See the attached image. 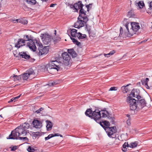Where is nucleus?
Returning a JSON list of instances; mask_svg holds the SVG:
<instances>
[{"mask_svg": "<svg viewBox=\"0 0 152 152\" xmlns=\"http://www.w3.org/2000/svg\"><path fill=\"white\" fill-rule=\"evenodd\" d=\"M91 4L86 5L84 6L81 1H79L71 6V8L73 9L74 12H79V16L77 18V20L74 24V26L75 28H79L83 26L88 21V15L86 14V10L89 12L90 10V5Z\"/></svg>", "mask_w": 152, "mask_h": 152, "instance_id": "1", "label": "nucleus"}, {"mask_svg": "<svg viewBox=\"0 0 152 152\" xmlns=\"http://www.w3.org/2000/svg\"><path fill=\"white\" fill-rule=\"evenodd\" d=\"M85 113L86 116L93 119L96 122L98 121L99 119L101 118L100 111L98 109H96L93 111L91 108H89L86 110Z\"/></svg>", "mask_w": 152, "mask_h": 152, "instance_id": "2", "label": "nucleus"}, {"mask_svg": "<svg viewBox=\"0 0 152 152\" xmlns=\"http://www.w3.org/2000/svg\"><path fill=\"white\" fill-rule=\"evenodd\" d=\"M64 65L62 63L58 62L56 61H53L50 64L49 66L47 68V70L50 73L51 70L55 69L58 71L60 68H62L61 66H63Z\"/></svg>", "mask_w": 152, "mask_h": 152, "instance_id": "3", "label": "nucleus"}, {"mask_svg": "<svg viewBox=\"0 0 152 152\" xmlns=\"http://www.w3.org/2000/svg\"><path fill=\"white\" fill-rule=\"evenodd\" d=\"M126 102L129 104L130 109L131 110H135L137 107V103L136 100L130 96H128L126 99Z\"/></svg>", "mask_w": 152, "mask_h": 152, "instance_id": "4", "label": "nucleus"}, {"mask_svg": "<svg viewBox=\"0 0 152 152\" xmlns=\"http://www.w3.org/2000/svg\"><path fill=\"white\" fill-rule=\"evenodd\" d=\"M40 37L42 42L45 44L50 45L52 43L53 38L52 36L48 33L41 34Z\"/></svg>", "mask_w": 152, "mask_h": 152, "instance_id": "5", "label": "nucleus"}, {"mask_svg": "<svg viewBox=\"0 0 152 152\" xmlns=\"http://www.w3.org/2000/svg\"><path fill=\"white\" fill-rule=\"evenodd\" d=\"M131 28L130 29V32L127 34L128 37H130L135 34L136 32L139 29L140 27L138 23L132 22L131 24Z\"/></svg>", "mask_w": 152, "mask_h": 152, "instance_id": "6", "label": "nucleus"}, {"mask_svg": "<svg viewBox=\"0 0 152 152\" xmlns=\"http://www.w3.org/2000/svg\"><path fill=\"white\" fill-rule=\"evenodd\" d=\"M106 132L109 137L112 138H115L116 137V135L115 133L116 132L115 126L112 127L109 126L106 131Z\"/></svg>", "mask_w": 152, "mask_h": 152, "instance_id": "7", "label": "nucleus"}, {"mask_svg": "<svg viewBox=\"0 0 152 152\" xmlns=\"http://www.w3.org/2000/svg\"><path fill=\"white\" fill-rule=\"evenodd\" d=\"M49 50L48 46L43 47L42 44L39 42V55H45L48 52Z\"/></svg>", "mask_w": 152, "mask_h": 152, "instance_id": "8", "label": "nucleus"}, {"mask_svg": "<svg viewBox=\"0 0 152 152\" xmlns=\"http://www.w3.org/2000/svg\"><path fill=\"white\" fill-rule=\"evenodd\" d=\"M96 122L99 124L104 129L106 132L107 131L110 125V124L108 121L105 120L102 121H101L100 119H99L98 121Z\"/></svg>", "mask_w": 152, "mask_h": 152, "instance_id": "9", "label": "nucleus"}, {"mask_svg": "<svg viewBox=\"0 0 152 152\" xmlns=\"http://www.w3.org/2000/svg\"><path fill=\"white\" fill-rule=\"evenodd\" d=\"M15 130L17 131L18 137L22 134H24V135H26L27 134V132L26 130H25L22 127L21 125L17 127Z\"/></svg>", "mask_w": 152, "mask_h": 152, "instance_id": "10", "label": "nucleus"}, {"mask_svg": "<svg viewBox=\"0 0 152 152\" xmlns=\"http://www.w3.org/2000/svg\"><path fill=\"white\" fill-rule=\"evenodd\" d=\"M140 91L138 89H133L131 91L129 95H132L133 97L136 98L137 99H140L141 96L139 95Z\"/></svg>", "mask_w": 152, "mask_h": 152, "instance_id": "11", "label": "nucleus"}, {"mask_svg": "<svg viewBox=\"0 0 152 152\" xmlns=\"http://www.w3.org/2000/svg\"><path fill=\"white\" fill-rule=\"evenodd\" d=\"M62 56L63 59V62L66 65H68V64L70 59V57L68 53L64 52L62 53Z\"/></svg>", "mask_w": 152, "mask_h": 152, "instance_id": "12", "label": "nucleus"}, {"mask_svg": "<svg viewBox=\"0 0 152 152\" xmlns=\"http://www.w3.org/2000/svg\"><path fill=\"white\" fill-rule=\"evenodd\" d=\"M138 105L139 107V108H142L146 106V103L145 99L143 97H141V98L139 99H137V101Z\"/></svg>", "mask_w": 152, "mask_h": 152, "instance_id": "13", "label": "nucleus"}, {"mask_svg": "<svg viewBox=\"0 0 152 152\" xmlns=\"http://www.w3.org/2000/svg\"><path fill=\"white\" fill-rule=\"evenodd\" d=\"M18 132L17 131L15 130V129L11 132V134L9 136L8 138L7 139H18V135L17 134Z\"/></svg>", "mask_w": 152, "mask_h": 152, "instance_id": "14", "label": "nucleus"}, {"mask_svg": "<svg viewBox=\"0 0 152 152\" xmlns=\"http://www.w3.org/2000/svg\"><path fill=\"white\" fill-rule=\"evenodd\" d=\"M27 46H28L32 51L34 52L36 50V47L34 42L33 41V40L29 41V42L27 43Z\"/></svg>", "mask_w": 152, "mask_h": 152, "instance_id": "15", "label": "nucleus"}, {"mask_svg": "<svg viewBox=\"0 0 152 152\" xmlns=\"http://www.w3.org/2000/svg\"><path fill=\"white\" fill-rule=\"evenodd\" d=\"M25 40L22 39H19L17 43L15 45V47L18 48H20V46L25 45Z\"/></svg>", "mask_w": 152, "mask_h": 152, "instance_id": "16", "label": "nucleus"}, {"mask_svg": "<svg viewBox=\"0 0 152 152\" xmlns=\"http://www.w3.org/2000/svg\"><path fill=\"white\" fill-rule=\"evenodd\" d=\"M18 55L19 56H16V57H21L23 58H24L26 59H28L30 58V56L29 55L27 54L25 52H21L19 53Z\"/></svg>", "mask_w": 152, "mask_h": 152, "instance_id": "17", "label": "nucleus"}, {"mask_svg": "<svg viewBox=\"0 0 152 152\" xmlns=\"http://www.w3.org/2000/svg\"><path fill=\"white\" fill-rule=\"evenodd\" d=\"M46 129L47 131H50L51 130L53 126V123L50 121L49 120H47L46 121Z\"/></svg>", "mask_w": 152, "mask_h": 152, "instance_id": "18", "label": "nucleus"}, {"mask_svg": "<svg viewBox=\"0 0 152 152\" xmlns=\"http://www.w3.org/2000/svg\"><path fill=\"white\" fill-rule=\"evenodd\" d=\"M11 78L15 82H18L20 81L21 80V75H14L13 76H11Z\"/></svg>", "mask_w": 152, "mask_h": 152, "instance_id": "19", "label": "nucleus"}, {"mask_svg": "<svg viewBox=\"0 0 152 152\" xmlns=\"http://www.w3.org/2000/svg\"><path fill=\"white\" fill-rule=\"evenodd\" d=\"M68 52L70 54L73 58L76 57L77 54L73 49H69L68 50Z\"/></svg>", "mask_w": 152, "mask_h": 152, "instance_id": "20", "label": "nucleus"}, {"mask_svg": "<svg viewBox=\"0 0 152 152\" xmlns=\"http://www.w3.org/2000/svg\"><path fill=\"white\" fill-rule=\"evenodd\" d=\"M77 30L74 28H73L71 30V34L72 37H77L78 33L77 32Z\"/></svg>", "mask_w": 152, "mask_h": 152, "instance_id": "21", "label": "nucleus"}, {"mask_svg": "<svg viewBox=\"0 0 152 152\" xmlns=\"http://www.w3.org/2000/svg\"><path fill=\"white\" fill-rule=\"evenodd\" d=\"M101 112L102 116L101 115V118H105L107 117V114H108V111L106 110H102L100 111Z\"/></svg>", "mask_w": 152, "mask_h": 152, "instance_id": "22", "label": "nucleus"}, {"mask_svg": "<svg viewBox=\"0 0 152 152\" xmlns=\"http://www.w3.org/2000/svg\"><path fill=\"white\" fill-rule=\"evenodd\" d=\"M33 126L36 128H38V119L35 118L32 121Z\"/></svg>", "mask_w": 152, "mask_h": 152, "instance_id": "23", "label": "nucleus"}, {"mask_svg": "<svg viewBox=\"0 0 152 152\" xmlns=\"http://www.w3.org/2000/svg\"><path fill=\"white\" fill-rule=\"evenodd\" d=\"M24 39H23L25 40V41H29L33 40V37L31 35H26L24 36Z\"/></svg>", "mask_w": 152, "mask_h": 152, "instance_id": "24", "label": "nucleus"}, {"mask_svg": "<svg viewBox=\"0 0 152 152\" xmlns=\"http://www.w3.org/2000/svg\"><path fill=\"white\" fill-rule=\"evenodd\" d=\"M128 86H122L121 87V90L124 93H125L130 91L128 88Z\"/></svg>", "mask_w": 152, "mask_h": 152, "instance_id": "25", "label": "nucleus"}, {"mask_svg": "<svg viewBox=\"0 0 152 152\" xmlns=\"http://www.w3.org/2000/svg\"><path fill=\"white\" fill-rule=\"evenodd\" d=\"M149 80V79L146 78L145 79H142L141 80L142 84L143 85L148 86V82Z\"/></svg>", "mask_w": 152, "mask_h": 152, "instance_id": "26", "label": "nucleus"}, {"mask_svg": "<svg viewBox=\"0 0 152 152\" xmlns=\"http://www.w3.org/2000/svg\"><path fill=\"white\" fill-rule=\"evenodd\" d=\"M30 126L29 124L27 122H25L24 123L21 125V127L24 129L25 130H26V129L29 128Z\"/></svg>", "mask_w": 152, "mask_h": 152, "instance_id": "27", "label": "nucleus"}, {"mask_svg": "<svg viewBox=\"0 0 152 152\" xmlns=\"http://www.w3.org/2000/svg\"><path fill=\"white\" fill-rule=\"evenodd\" d=\"M86 34H82L81 33L78 32L77 35V37L79 39H83L86 38Z\"/></svg>", "mask_w": 152, "mask_h": 152, "instance_id": "28", "label": "nucleus"}, {"mask_svg": "<svg viewBox=\"0 0 152 152\" xmlns=\"http://www.w3.org/2000/svg\"><path fill=\"white\" fill-rule=\"evenodd\" d=\"M46 69L45 65L41 64L39 66V70L40 72H43Z\"/></svg>", "mask_w": 152, "mask_h": 152, "instance_id": "29", "label": "nucleus"}, {"mask_svg": "<svg viewBox=\"0 0 152 152\" xmlns=\"http://www.w3.org/2000/svg\"><path fill=\"white\" fill-rule=\"evenodd\" d=\"M26 72L29 76L31 75H33L35 74L33 70L31 68H30L28 70L26 71Z\"/></svg>", "mask_w": 152, "mask_h": 152, "instance_id": "30", "label": "nucleus"}, {"mask_svg": "<svg viewBox=\"0 0 152 152\" xmlns=\"http://www.w3.org/2000/svg\"><path fill=\"white\" fill-rule=\"evenodd\" d=\"M59 83V81H55L53 82H50L47 84L46 86H54L58 85Z\"/></svg>", "mask_w": 152, "mask_h": 152, "instance_id": "31", "label": "nucleus"}, {"mask_svg": "<svg viewBox=\"0 0 152 152\" xmlns=\"http://www.w3.org/2000/svg\"><path fill=\"white\" fill-rule=\"evenodd\" d=\"M29 77V76L26 72L23 73V75H21V78L23 80H27L28 78Z\"/></svg>", "mask_w": 152, "mask_h": 152, "instance_id": "32", "label": "nucleus"}, {"mask_svg": "<svg viewBox=\"0 0 152 152\" xmlns=\"http://www.w3.org/2000/svg\"><path fill=\"white\" fill-rule=\"evenodd\" d=\"M127 145L128 142H125L123 145V148L122 149L123 152H125L127 151V149L126 147Z\"/></svg>", "mask_w": 152, "mask_h": 152, "instance_id": "33", "label": "nucleus"}, {"mask_svg": "<svg viewBox=\"0 0 152 152\" xmlns=\"http://www.w3.org/2000/svg\"><path fill=\"white\" fill-rule=\"evenodd\" d=\"M137 4L140 8H142L144 6V4L143 1H139L137 3H136Z\"/></svg>", "mask_w": 152, "mask_h": 152, "instance_id": "34", "label": "nucleus"}, {"mask_svg": "<svg viewBox=\"0 0 152 152\" xmlns=\"http://www.w3.org/2000/svg\"><path fill=\"white\" fill-rule=\"evenodd\" d=\"M70 38L71 40H72L73 42L75 44H76L77 45H79L80 44V42H78L77 40L75 39L72 38L71 37H70Z\"/></svg>", "mask_w": 152, "mask_h": 152, "instance_id": "35", "label": "nucleus"}, {"mask_svg": "<svg viewBox=\"0 0 152 152\" xmlns=\"http://www.w3.org/2000/svg\"><path fill=\"white\" fill-rule=\"evenodd\" d=\"M111 115L110 114L109 112H108V114H107V117L108 119H111V121H112L113 123L114 122V118L113 117H112L111 116Z\"/></svg>", "mask_w": 152, "mask_h": 152, "instance_id": "36", "label": "nucleus"}, {"mask_svg": "<svg viewBox=\"0 0 152 152\" xmlns=\"http://www.w3.org/2000/svg\"><path fill=\"white\" fill-rule=\"evenodd\" d=\"M137 142L135 141L134 142H132L131 143V145L130 148H134L137 147Z\"/></svg>", "mask_w": 152, "mask_h": 152, "instance_id": "37", "label": "nucleus"}, {"mask_svg": "<svg viewBox=\"0 0 152 152\" xmlns=\"http://www.w3.org/2000/svg\"><path fill=\"white\" fill-rule=\"evenodd\" d=\"M90 37H94L96 36V34L94 32H93L92 31L88 33Z\"/></svg>", "mask_w": 152, "mask_h": 152, "instance_id": "38", "label": "nucleus"}, {"mask_svg": "<svg viewBox=\"0 0 152 152\" xmlns=\"http://www.w3.org/2000/svg\"><path fill=\"white\" fill-rule=\"evenodd\" d=\"M20 23L25 25L28 23V21L26 20L22 19H20Z\"/></svg>", "mask_w": 152, "mask_h": 152, "instance_id": "39", "label": "nucleus"}, {"mask_svg": "<svg viewBox=\"0 0 152 152\" xmlns=\"http://www.w3.org/2000/svg\"><path fill=\"white\" fill-rule=\"evenodd\" d=\"M60 38L59 37L57 38L56 39H53V42H54V44H55L57 42L60 41Z\"/></svg>", "mask_w": 152, "mask_h": 152, "instance_id": "40", "label": "nucleus"}, {"mask_svg": "<svg viewBox=\"0 0 152 152\" xmlns=\"http://www.w3.org/2000/svg\"><path fill=\"white\" fill-rule=\"evenodd\" d=\"M27 150L28 152H34L35 151L34 149L29 146Z\"/></svg>", "mask_w": 152, "mask_h": 152, "instance_id": "41", "label": "nucleus"}, {"mask_svg": "<svg viewBox=\"0 0 152 152\" xmlns=\"http://www.w3.org/2000/svg\"><path fill=\"white\" fill-rule=\"evenodd\" d=\"M18 139L20 140H24V141H28V138L26 137H18Z\"/></svg>", "mask_w": 152, "mask_h": 152, "instance_id": "42", "label": "nucleus"}, {"mask_svg": "<svg viewBox=\"0 0 152 152\" xmlns=\"http://www.w3.org/2000/svg\"><path fill=\"white\" fill-rule=\"evenodd\" d=\"M10 148H11V151H14L17 149V146L15 145V146H13V147H10Z\"/></svg>", "mask_w": 152, "mask_h": 152, "instance_id": "43", "label": "nucleus"}, {"mask_svg": "<svg viewBox=\"0 0 152 152\" xmlns=\"http://www.w3.org/2000/svg\"><path fill=\"white\" fill-rule=\"evenodd\" d=\"M12 22H13L14 23H16L19 22L20 23V19H16L15 20V19H12Z\"/></svg>", "mask_w": 152, "mask_h": 152, "instance_id": "44", "label": "nucleus"}, {"mask_svg": "<svg viewBox=\"0 0 152 152\" xmlns=\"http://www.w3.org/2000/svg\"><path fill=\"white\" fill-rule=\"evenodd\" d=\"M117 89L118 88L116 87H113L110 88L109 91H116Z\"/></svg>", "mask_w": 152, "mask_h": 152, "instance_id": "45", "label": "nucleus"}, {"mask_svg": "<svg viewBox=\"0 0 152 152\" xmlns=\"http://www.w3.org/2000/svg\"><path fill=\"white\" fill-rule=\"evenodd\" d=\"M129 26V23H126V24L125 26H126V27L127 30L128 31V34H129V33L130 32V30H129V28H128Z\"/></svg>", "mask_w": 152, "mask_h": 152, "instance_id": "46", "label": "nucleus"}, {"mask_svg": "<svg viewBox=\"0 0 152 152\" xmlns=\"http://www.w3.org/2000/svg\"><path fill=\"white\" fill-rule=\"evenodd\" d=\"M44 110V108L43 107H40L39 109V115H40V114H41V115H43V114L40 113L41 111Z\"/></svg>", "mask_w": 152, "mask_h": 152, "instance_id": "47", "label": "nucleus"}, {"mask_svg": "<svg viewBox=\"0 0 152 152\" xmlns=\"http://www.w3.org/2000/svg\"><path fill=\"white\" fill-rule=\"evenodd\" d=\"M126 123L128 126H130L131 125L130 119L129 118L126 121Z\"/></svg>", "mask_w": 152, "mask_h": 152, "instance_id": "48", "label": "nucleus"}, {"mask_svg": "<svg viewBox=\"0 0 152 152\" xmlns=\"http://www.w3.org/2000/svg\"><path fill=\"white\" fill-rule=\"evenodd\" d=\"M149 7L148 9L150 10H152V1L149 4Z\"/></svg>", "mask_w": 152, "mask_h": 152, "instance_id": "49", "label": "nucleus"}, {"mask_svg": "<svg viewBox=\"0 0 152 152\" xmlns=\"http://www.w3.org/2000/svg\"><path fill=\"white\" fill-rule=\"evenodd\" d=\"M46 133L45 132H39V136H41L42 135H44Z\"/></svg>", "mask_w": 152, "mask_h": 152, "instance_id": "50", "label": "nucleus"}, {"mask_svg": "<svg viewBox=\"0 0 152 152\" xmlns=\"http://www.w3.org/2000/svg\"><path fill=\"white\" fill-rule=\"evenodd\" d=\"M86 27H87V31H88V33H89L91 32V29L90 28V27H88L87 26V25H86Z\"/></svg>", "mask_w": 152, "mask_h": 152, "instance_id": "51", "label": "nucleus"}, {"mask_svg": "<svg viewBox=\"0 0 152 152\" xmlns=\"http://www.w3.org/2000/svg\"><path fill=\"white\" fill-rule=\"evenodd\" d=\"M104 56L106 57H109L111 55H110V53H108V54H105V53H104Z\"/></svg>", "mask_w": 152, "mask_h": 152, "instance_id": "52", "label": "nucleus"}, {"mask_svg": "<svg viewBox=\"0 0 152 152\" xmlns=\"http://www.w3.org/2000/svg\"><path fill=\"white\" fill-rule=\"evenodd\" d=\"M16 101L15 100V99H14V97L13 98H12L10 101L9 102H15V101Z\"/></svg>", "mask_w": 152, "mask_h": 152, "instance_id": "53", "label": "nucleus"}, {"mask_svg": "<svg viewBox=\"0 0 152 152\" xmlns=\"http://www.w3.org/2000/svg\"><path fill=\"white\" fill-rule=\"evenodd\" d=\"M115 53V51L114 50H113V51H111L109 53H110V55L111 56L113 55Z\"/></svg>", "mask_w": 152, "mask_h": 152, "instance_id": "54", "label": "nucleus"}, {"mask_svg": "<svg viewBox=\"0 0 152 152\" xmlns=\"http://www.w3.org/2000/svg\"><path fill=\"white\" fill-rule=\"evenodd\" d=\"M33 134L34 135V136L35 137H37L38 136V132H34Z\"/></svg>", "mask_w": 152, "mask_h": 152, "instance_id": "55", "label": "nucleus"}, {"mask_svg": "<svg viewBox=\"0 0 152 152\" xmlns=\"http://www.w3.org/2000/svg\"><path fill=\"white\" fill-rule=\"evenodd\" d=\"M21 94H20L19 96H17L14 97V99H15V100H16V99H17L19 98L20 97V96H21Z\"/></svg>", "mask_w": 152, "mask_h": 152, "instance_id": "56", "label": "nucleus"}, {"mask_svg": "<svg viewBox=\"0 0 152 152\" xmlns=\"http://www.w3.org/2000/svg\"><path fill=\"white\" fill-rule=\"evenodd\" d=\"M53 137H56V136H59V134L58 133H54L53 134Z\"/></svg>", "mask_w": 152, "mask_h": 152, "instance_id": "57", "label": "nucleus"}, {"mask_svg": "<svg viewBox=\"0 0 152 152\" xmlns=\"http://www.w3.org/2000/svg\"><path fill=\"white\" fill-rule=\"evenodd\" d=\"M56 5V4H51L50 7H53Z\"/></svg>", "mask_w": 152, "mask_h": 152, "instance_id": "58", "label": "nucleus"}, {"mask_svg": "<svg viewBox=\"0 0 152 152\" xmlns=\"http://www.w3.org/2000/svg\"><path fill=\"white\" fill-rule=\"evenodd\" d=\"M48 136V137H49L50 138L53 137V134H49Z\"/></svg>", "mask_w": 152, "mask_h": 152, "instance_id": "59", "label": "nucleus"}, {"mask_svg": "<svg viewBox=\"0 0 152 152\" xmlns=\"http://www.w3.org/2000/svg\"><path fill=\"white\" fill-rule=\"evenodd\" d=\"M45 141H46L49 139H50V138L48 137V136H47V137H46L45 138Z\"/></svg>", "mask_w": 152, "mask_h": 152, "instance_id": "60", "label": "nucleus"}, {"mask_svg": "<svg viewBox=\"0 0 152 152\" xmlns=\"http://www.w3.org/2000/svg\"><path fill=\"white\" fill-rule=\"evenodd\" d=\"M42 124L41 121L39 120V126H40L41 127L42 126Z\"/></svg>", "mask_w": 152, "mask_h": 152, "instance_id": "61", "label": "nucleus"}, {"mask_svg": "<svg viewBox=\"0 0 152 152\" xmlns=\"http://www.w3.org/2000/svg\"><path fill=\"white\" fill-rule=\"evenodd\" d=\"M29 59L30 61L31 62H33L35 60V59H33L32 58H30Z\"/></svg>", "mask_w": 152, "mask_h": 152, "instance_id": "62", "label": "nucleus"}, {"mask_svg": "<svg viewBox=\"0 0 152 152\" xmlns=\"http://www.w3.org/2000/svg\"><path fill=\"white\" fill-rule=\"evenodd\" d=\"M146 87L147 89L150 91V87H152V86H146Z\"/></svg>", "mask_w": 152, "mask_h": 152, "instance_id": "63", "label": "nucleus"}, {"mask_svg": "<svg viewBox=\"0 0 152 152\" xmlns=\"http://www.w3.org/2000/svg\"><path fill=\"white\" fill-rule=\"evenodd\" d=\"M122 31V33H123V30L122 28L121 27H120V31Z\"/></svg>", "mask_w": 152, "mask_h": 152, "instance_id": "64", "label": "nucleus"}]
</instances>
